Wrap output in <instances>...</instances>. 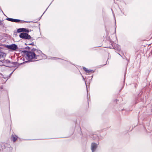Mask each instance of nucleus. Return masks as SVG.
Here are the masks:
<instances>
[{"label": "nucleus", "instance_id": "nucleus-8", "mask_svg": "<svg viewBox=\"0 0 152 152\" xmlns=\"http://www.w3.org/2000/svg\"><path fill=\"white\" fill-rule=\"evenodd\" d=\"M18 32H20L22 31H25L26 32H28V30H26L25 28H22V29H18Z\"/></svg>", "mask_w": 152, "mask_h": 152}, {"label": "nucleus", "instance_id": "nucleus-6", "mask_svg": "<svg viewBox=\"0 0 152 152\" xmlns=\"http://www.w3.org/2000/svg\"><path fill=\"white\" fill-rule=\"evenodd\" d=\"M6 56V54L1 52H0V58L3 59Z\"/></svg>", "mask_w": 152, "mask_h": 152}, {"label": "nucleus", "instance_id": "nucleus-10", "mask_svg": "<svg viewBox=\"0 0 152 152\" xmlns=\"http://www.w3.org/2000/svg\"><path fill=\"white\" fill-rule=\"evenodd\" d=\"M22 22L23 23H24V22L30 23V22L25 21H22Z\"/></svg>", "mask_w": 152, "mask_h": 152}, {"label": "nucleus", "instance_id": "nucleus-1", "mask_svg": "<svg viewBox=\"0 0 152 152\" xmlns=\"http://www.w3.org/2000/svg\"><path fill=\"white\" fill-rule=\"evenodd\" d=\"M25 52L27 58L29 61H35L41 59L40 55L42 52L40 50L33 49L31 51Z\"/></svg>", "mask_w": 152, "mask_h": 152}, {"label": "nucleus", "instance_id": "nucleus-4", "mask_svg": "<svg viewBox=\"0 0 152 152\" xmlns=\"http://www.w3.org/2000/svg\"><path fill=\"white\" fill-rule=\"evenodd\" d=\"M97 148V145L95 143H92L91 145V149L92 152H94Z\"/></svg>", "mask_w": 152, "mask_h": 152}, {"label": "nucleus", "instance_id": "nucleus-5", "mask_svg": "<svg viewBox=\"0 0 152 152\" xmlns=\"http://www.w3.org/2000/svg\"><path fill=\"white\" fill-rule=\"evenodd\" d=\"M8 20L15 22H18L20 21V20L16 19H14L10 18H8L6 19Z\"/></svg>", "mask_w": 152, "mask_h": 152}, {"label": "nucleus", "instance_id": "nucleus-7", "mask_svg": "<svg viewBox=\"0 0 152 152\" xmlns=\"http://www.w3.org/2000/svg\"><path fill=\"white\" fill-rule=\"evenodd\" d=\"M83 69L84 70H85L86 73H89L90 72H93V70L90 69V70H88L87 69L86 67H83Z\"/></svg>", "mask_w": 152, "mask_h": 152}, {"label": "nucleus", "instance_id": "nucleus-11", "mask_svg": "<svg viewBox=\"0 0 152 152\" xmlns=\"http://www.w3.org/2000/svg\"><path fill=\"white\" fill-rule=\"evenodd\" d=\"M2 24V21L1 20H0V25H1Z\"/></svg>", "mask_w": 152, "mask_h": 152}, {"label": "nucleus", "instance_id": "nucleus-2", "mask_svg": "<svg viewBox=\"0 0 152 152\" xmlns=\"http://www.w3.org/2000/svg\"><path fill=\"white\" fill-rule=\"evenodd\" d=\"M19 37L21 38L25 39H29L31 38V37L29 35L25 33H22L20 34L19 35Z\"/></svg>", "mask_w": 152, "mask_h": 152}, {"label": "nucleus", "instance_id": "nucleus-3", "mask_svg": "<svg viewBox=\"0 0 152 152\" xmlns=\"http://www.w3.org/2000/svg\"><path fill=\"white\" fill-rule=\"evenodd\" d=\"M7 48L9 49L15 50L18 48L17 46L15 44H12L10 45H7Z\"/></svg>", "mask_w": 152, "mask_h": 152}, {"label": "nucleus", "instance_id": "nucleus-13", "mask_svg": "<svg viewBox=\"0 0 152 152\" xmlns=\"http://www.w3.org/2000/svg\"><path fill=\"white\" fill-rule=\"evenodd\" d=\"M12 73H13V72L11 73L10 75H11Z\"/></svg>", "mask_w": 152, "mask_h": 152}, {"label": "nucleus", "instance_id": "nucleus-9", "mask_svg": "<svg viewBox=\"0 0 152 152\" xmlns=\"http://www.w3.org/2000/svg\"><path fill=\"white\" fill-rule=\"evenodd\" d=\"M12 138H13V140L14 142H15L17 139V137L15 135H12Z\"/></svg>", "mask_w": 152, "mask_h": 152}, {"label": "nucleus", "instance_id": "nucleus-12", "mask_svg": "<svg viewBox=\"0 0 152 152\" xmlns=\"http://www.w3.org/2000/svg\"><path fill=\"white\" fill-rule=\"evenodd\" d=\"M29 45H34V44L33 43H31V44H29Z\"/></svg>", "mask_w": 152, "mask_h": 152}]
</instances>
